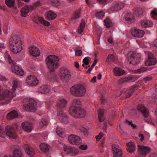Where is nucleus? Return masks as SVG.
Here are the masks:
<instances>
[{
    "label": "nucleus",
    "mask_w": 157,
    "mask_h": 157,
    "mask_svg": "<svg viewBox=\"0 0 157 157\" xmlns=\"http://www.w3.org/2000/svg\"><path fill=\"white\" fill-rule=\"evenodd\" d=\"M40 3L39 1H37V2L34 3L33 6H30V9H32L33 10H35L36 7L37 6H40Z\"/></svg>",
    "instance_id": "a19ab883"
},
{
    "label": "nucleus",
    "mask_w": 157,
    "mask_h": 157,
    "mask_svg": "<svg viewBox=\"0 0 157 157\" xmlns=\"http://www.w3.org/2000/svg\"><path fill=\"white\" fill-rule=\"evenodd\" d=\"M112 150L113 151V157H122V150L119 148L118 146L113 145L112 146Z\"/></svg>",
    "instance_id": "ddd939ff"
},
{
    "label": "nucleus",
    "mask_w": 157,
    "mask_h": 157,
    "mask_svg": "<svg viewBox=\"0 0 157 157\" xmlns=\"http://www.w3.org/2000/svg\"><path fill=\"white\" fill-rule=\"evenodd\" d=\"M21 127L25 131L28 132H30L32 129V124L29 122L25 121L22 123Z\"/></svg>",
    "instance_id": "a211bd4d"
},
{
    "label": "nucleus",
    "mask_w": 157,
    "mask_h": 157,
    "mask_svg": "<svg viewBox=\"0 0 157 157\" xmlns=\"http://www.w3.org/2000/svg\"><path fill=\"white\" fill-rule=\"evenodd\" d=\"M97 62V60L95 59L93 63L91 66V67L93 68V67L95 65Z\"/></svg>",
    "instance_id": "338daca9"
},
{
    "label": "nucleus",
    "mask_w": 157,
    "mask_h": 157,
    "mask_svg": "<svg viewBox=\"0 0 157 157\" xmlns=\"http://www.w3.org/2000/svg\"><path fill=\"white\" fill-rule=\"evenodd\" d=\"M138 111L141 112L143 114V116L147 117L149 115V113L145 107L142 105H139L137 107Z\"/></svg>",
    "instance_id": "4be33fe9"
},
{
    "label": "nucleus",
    "mask_w": 157,
    "mask_h": 157,
    "mask_svg": "<svg viewBox=\"0 0 157 157\" xmlns=\"http://www.w3.org/2000/svg\"><path fill=\"white\" fill-rule=\"evenodd\" d=\"M57 15L51 11H48L45 13L46 18L47 20H52L56 18Z\"/></svg>",
    "instance_id": "393cba45"
},
{
    "label": "nucleus",
    "mask_w": 157,
    "mask_h": 157,
    "mask_svg": "<svg viewBox=\"0 0 157 157\" xmlns=\"http://www.w3.org/2000/svg\"><path fill=\"white\" fill-rule=\"evenodd\" d=\"M18 126V125L17 124H15L11 125H8L6 126L4 130V128L0 126V136L5 137L7 136L10 138L16 139V130L17 129Z\"/></svg>",
    "instance_id": "f03ea898"
},
{
    "label": "nucleus",
    "mask_w": 157,
    "mask_h": 157,
    "mask_svg": "<svg viewBox=\"0 0 157 157\" xmlns=\"http://www.w3.org/2000/svg\"><path fill=\"white\" fill-rule=\"evenodd\" d=\"M47 123V121L45 119H43L39 123L40 126V127H42L46 125Z\"/></svg>",
    "instance_id": "de8ad7c7"
},
{
    "label": "nucleus",
    "mask_w": 157,
    "mask_h": 157,
    "mask_svg": "<svg viewBox=\"0 0 157 157\" xmlns=\"http://www.w3.org/2000/svg\"><path fill=\"white\" fill-rule=\"evenodd\" d=\"M18 115V114L17 112L16 111L13 110L8 113L7 115V116L9 119H12L17 118V117Z\"/></svg>",
    "instance_id": "7c9ffc66"
},
{
    "label": "nucleus",
    "mask_w": 157,
    "mask_h": 157,
    "mask_svg": "<svg viewBox=\"0 0 157 157\" xmlns=\"http://www.w3.org/2000/svg\"><path fill=\"white\" fill-rule=\"evenodd\" d=\"M98 119L100 122H103L105 120L104 115V110L103 109H100L98 111Z\"/></svg>",
    "instance_id": "c756f323"
},
{
    "label": "nucleus",
    "mask_w": 157,
    "mask_h": 157,
    "mask_svg": "<svg viewBox=\"0 0 157 157\" xmlns=\"http://www.w3.org/2000/svg\"><path fill=\"white\" fill-rule=\"evenodd\" d=\"M104 22L105 23V25L106 26V28H109L111 27V23L108 20L105 19L104 21Z\"/></svg>",
    "instance_id": "49530a36"
},
{
    "label": "nucleus",
    "mask_w": 157,
    "mask_h": 157,
    "mask_svg": "<svg viewBox=\"0 0 157 157\" xmlns=\"http://www.w3.org/2000/svg\"><path fill=\"white\" fill-rule=\"evenodd\" d=\"M151 15L154 19L157 20V11L156 10L152 11L151 12Z\"/></svg>",
    "instance_id": "c03bdc74"
},
{
    "label": "nucleus",
    "mask_w": 157,
    "mask_h": 157,
    "mask_svg": "<svg viewBox=\"0 0 157 157\" xmlns=\"http://www.w3.org/2000/svg\"><path fill=\"white\" fill-rule=\"evenodd\" d=\"M126 21H128L129 23H131L134 21L133 15L131 13H128L126 14Z\"/></svg>",
    "instance_id": "2f4dec72"
},
{
    "label": "nucleus",
    "mask_w": 157,
    "mask_h": 157,
    "mask_svg": "<svg viewBox=\"0 0 157 157\" xmlns=\"http://www.w3.org/2000/svg\"><path fill=\"white\" fill-rule=\"evenodd\" d=\"M71 94L77 97H82L86 93L85 87L81 85H76L72 86L70 89Z\"/></svg>",
    "instance_id": "39448f33"
},
{
    "label": "nucleus",
    "mask_w": 157,
    "mask_h": 157,
    "mask_svg": "<svg viewBox=\"0 0 157 157\" xmlns=\"http://www.w3.org/2000/svg\"><path fill=\"white\" fill-rule=\"evenodd\" d=\"M64 149L65 151H67L68 154H70L71 155H76L78 152V150L73 147H67L65 145Z\"/></svg>",
    "instance_id": "2eb2a0df"
},
{
    "label": "nucleus",
    "mask_w": 157,
    "mask_h": 157,
    "mask_svg": "<svg viewBox=\"0 0 157 157\" xmlns=\"http://www.w3.org/2000/svg\"><path fill=\"white\" fill-rule=\"evenodd\" d=\"M135 90V87H132L128 93V96H127L128 98H129L132 96Z\"/></svg>",
    "instance_id": "8fccbe9b"
},
{
    "label": "nucleus",
    "mask_w": 157,
    "mask_h": 157,
    "mask_svg": "<svg viewBox=\"0 0 157 157\" xmlns=\"http://www.w3.org/2000/svg\"><path fill=\"white\" fill-rule=\"evenodd\" d=\"M12 71L13 72L16 73L18 75H22L24 74V71L20 67L14 65L13 67Z\"/></svg>",
    "instance_id": "b1692460"
},
{
    "label": "nucleus",
    "mask_w": 157,
    "mask_h": 157,
    "mask_svg": "<svg viewBox=\"0 0 157 157\" xmlns=\"http://www.w3.org/2000/svg\"><path fill=\"white\" fill-rule=\"evenodd\" d=\"M40 147L41 151L44 153L48 152L50 149L49 146L45 143L41 144Z\"/></svg>",
    "instance_id": "cd10ccee"
},
{
    "label": "nucleus",
    "mask_w": 157,
    "mask_h": 157,
    "mask_svg": "<svg viewBox=\"0 0 157 157\" xmlns=\"http://www.w3.org/2000/svg\"><path fill=\"white\" fill-rule=\"evenodd\" d=\"M59 57L55 55H51L47 57L45 60V63L50 72H54L59 67Z\"/></svg>",
    "instance_id": "7ed1b4c3"
},
{
    "label": "nucleus",
    "mask_w": 157,
    "mask_h": 157,
    "mask_svg": "<svg viewBox=\"0 0 157 157\" xmlns=\"http://www.w3.org/2000/svg\"><path fill=\"white\" fill-rule=\"evenodd\" d=\"M148 59L145 62V64L146 66L154 65L157 63V60L153 54L151 52L148 53Z\"/></svg>",
    "instance_id": "9b49d317"
},
{
    "label": "nucleus",
    "mask_w": 157,
    "mask_h": 157,
    "mask_svg": "<svg viewBox=\"0 0 157 157\" xmlns=\"http://www.w3.org/2000/svg\"><path fill=\"white\" fill-rule=\"evenodd\" d=\"M106 61L108 62H113L115 61L114 56L113 54H109L107 58Z\"/></svg>",
    "instance_id": "ea45409f"
},
{
    "label": "nucleus",
    "mask_w": 157,
    "mask_h": 157,
    "mask_svg": "<svg viewBox=\"0 0 157 157\" xmlns=\"http://www.w3.org/2000/svg\"><path fill=\"white\" fill-rule=\"evenodd\" d=\"M26 81L28 85L31 86H35L38 83V81L37 80L36 78L32 75L28 76Z\"/></svg>",
    "instance_id": "4468645a"
},
{
    "label": "nucleus",
    "mask_w": 157,
    "mask_h": 157,
    "mask_svg": "<svg viewBox=\"0 0 157 157\" xmlns=\"http://www.w3.org/2000/svg\"><path fill=\"white\" fill-rule=\"evenodd\" d=\"M80 131L86 134H88V131L85 128L83 127L80 129Z\"/></svg>",
    "instance_id": "4d7b16f0"
},
{
    "label": "nucleus",
    "mask_w": 157,
    "mask_h": 157,
    "mask_svg": "<svg viewBox=\"0 0 157 157\" xmlns=\"http://www.w3.org/2000/svg\"><path fill=\"white\" fill-rule=\"evenodd\" d=\"M69 142L73 145L80 144L81 142V139L79 136L74 135H70L68 136Z\"/></svg>",
    "instance_id": "9d476101"
},
{
    "label": "nucleus",
    "mask_w": 157,
    "mask_h": 157,
    "mask_svg": "<svg viewBox=\"0 0 157 157\" xmlns=\"http://www.w3.org/2000/svg\"><path fill=\"white\" fill-rule=\"evenodd\" d=\"M147 71V69L145 67H143L136 71V72L140 73L145 71Z\"/></svg>",
    "instance_id": "09e8293b"
},
{
    "label": "nucleus",
    "mask_w": 157,
    "mask_h": 157,
    "mask_svg": "<svg viewBox=\"0 0 157 157\" xmlns=\"http://www.w3.org/2000/svg\"><path fill=\"white\" fill-rule=\"evenodd\" d=\"M9 46L13 53H19L22 50L21 40L17 35L13 34L10 38Z\"/></svg>",
    "instance_id": "f257e3e1"
},
{
    "label": "nucleus",
    "mask_w": 157,
    "mask_h": 157,
    "mask_svg": "<svg viewBox=\"0 0 157 157\" xmlns=\"http://www.w3.org/2000/svg\"><path fill=\"white\" fill-rule=\"evenodd\" d=\"M60 120L62 123L64 124H67L70 121V119L67 115L66 116L62 118H61Z\"/></svg>",
    "instance_id": "58836bf2"
},
{
    "label": "nucleus",
    "mask_w": 157,
    "mask_h": 157,
    "mask_svg": "<svg viewBox=\"0 0 157 157\" xmlns=\"http://www.w3.org/2000/svg\"><path fill=\"white\" fill-rule=\"evenodd\" d=\"M138 136L139 137H141V138L140 139V140L141 141H143L144 140V135L143 134L140 133L138 135Z\"/></svg>",
    "instance_id": "69168bd1"
},
{
    "label": "nucleus",
    "mask_w": 157,
    "mask_h": 157,
    "mask_svg": "<svg viewBox=\"0 0 157 157\" xmlns=\"http://www.w3.org/2000/svg\"><path fill=\"white\" fill-rule=\"evenodd\" d=\"M29 52L31 55L34 57L39 56L40 55V51L39 49L36 46H33L29 48Z\"/></svg>",
    "instance_id": "dca6fc26"
},
{
    "label": "nucleus",
    "mask_w": 157,
    "mask_h": 157,
    "mask_svg": "<svg viewBox=\"0 0 157 157\" xmlns=\"http://www.w3.org/2000/svg\"><path fill=\"white\" fill-rule=\"evenodd\" d=\"M8 60L9 62V63H10V64H12L13 65H14V61L11 59V57L10 56V55H9V56H8Z\"/></svg>",
    "instance_id": "052dcab7"
},
{
    "label": "nucleus",
    "mask_w": 157,
    "mask_h": 157,
    "mask_svg": "<svg viewBox=\"0 0 157 157\" xmlns=\"http://www.w3.org/2000/svg\"><path fill=\"white\" fill-rule=\"evenodd\" d=\"M131 33L133 36L138 38L142 37L144 34V31L135 28H132L131 29Z\"/></svg>",
    "instance_id": "f8f14e48"
},
{
    "label": "nucleus",
    "mask_w": 157,
    "mask_h": 157,
    "mask_svg": "<svg viewBox=\"0 0 157 157\" xmlns=\"http://www.w3.org/2000/svg\"><path fill=\"white\" fill-rule=\"evenodd\" d=\"M57 114L60 120L61 118H62L67 115L65 113L62 111H59Z\"/></svg>",
    "instance_id": "79ce46f5"
},
{
    "label": "nucleus",
    "mask_w": 157,
    "mask_h": 157,
    "mask_svg": "<svg viewBox=\"0 0 157 157\" xmlns=\"http://www.w3.org/2000/svg\"><path fill=\"white\" fill-rule=\"evenodd\" d=\"M148 157H157V155L155 153H152L149 155Z\"/></svg>",
    "instance_id": "774afa93"
},
{
    "label": "nucleus",
    "mask_w": 157,
    "mask_h": 157,
    "mask_svg": "<svg viewBox=\"0 0 157 157\" xmlns=\"http://www.w3.org/2000/svg\"><path fill=\"white\" fill-rule=\"evenodd\" d=\"M24 148L26 151V152L29 156L32 157L35 154L34 150L28 144H25Z\"/></svg>",
    "instance_id": "6ab92c4d"
},
{
    "label": "nucleus",
    "mask_w": 157,
    "mask_h": 157,
    "mask_svg": "<svg viewBox=\"0 0 157 157\" xmlns=\"http://www.w3.org/2000/svg\"><path fill=\"white\" fill-rule=\"evenodd\" d=\"M113 71L114 74L116 76H121L123 75L125 73L124 71L118 67L114 68Z\"/></svg>",
    "instance_id": "bb28decb"
},
{
    "label": "nucleus",
    "mask_w": 157,
    "mask_h": 157,
    "mask_svg": "<svg viewBox=\"0 0 157 157\" xmlns=\"http://www.w3.org/2000/svg\"><path fill=\"white\" fill-rule=\"evenodd\" d=\"M104 13L102 12L101 11L97 12L96 13L95 16L96 17L99 18H102L104 16Z\"/></svg>",
    "instance_id": "37998d69"
},
{
    "label": "nucleus",
    "mask_w": 157,
    "mask_h": 157,
    "mask_svg": "<svg viewBox=\"0 0 157 157\" xmlns=\"http://www.w3.org/2000/svg\"><path fill=\"white\" fill-rule=\"evenodd\" d=\"M129 56L128 57L129 64L133 65H136L139 63L140 58L138 57L136 52H130L129 53Z\"/></svg>",
    "instance_id": "6e6552de"
},
{
    "label": "nucleus",
    "mask_w": 157,
    "mask_h": 157,
    "mask_svg": "<svg viewBox=\"0 0 157 157\" xmlns=\"http://www.w3.org/2000/svg\"><path fill=\"white\" fill-rule=\"evenodd\" d=\"M5 3L6 5L10 8L13 7L15 3L14 0H6Z\"/></svg>",
    "instance_id": "4c0bfd02"
},
{
    "label": "nucleus",
    "mask_w": 157,
    "mask_h": 157,
    "mask_svg": "<svg viewBox=\"0 0 157 157\" xmlns=\"http://www.w3.org/2000/svg\"><path fill=\"white\" fill-rule=\"evenodd\" d=\"M32 10V9H30V6H24L22 8L21 11V15L24 17H26L29 11Z\"/></svg>",
    "instance_id": "f3484780"
},
{
    "label": "nucleus",
    "mask_w": 157,
    "mask_h": 157,
    "mask_svg": "<svg viewBox=\"0 0 157 157\" xmlns=\"http://www.w3.org/2000/svg\"><path fill=\"white\" fill-rule=\"evenodd\" d=\"M125 122L126 124H127L128 125L130 126L132 124V121H129L128 120H125Z\"/></svg>",
    "instance_id": "0e129e2a"
},
{
    "label": "nucleus",
    "mask_w": 157,
    "mask_h": 157,
    "mask_svg": "<svg viewBox=\"0 0 157 157\" xmlns=\"http://www.w3.org/2000/svg\"><path fill=\"white\" fill-rule=\"evenodd\" d=\"M143 10L141 8H139L137 9L136 11V14L137 16L141 15L143 13Z\"/></svg>",
    "instance_id": "a18cd8bd"
},
{
    "label": "nucleus",
    "mask_w": 157,
    "mask_h": 157,
    "mask_svg": "<svg viewBox=\"0 0 157 157\" xmlns=\"http://www.w3.org/2000/svg\"><path fill=\"white\" fill-rule=\"evenodd\" d=\"M75 55L76 56H80L82 54V52L81 50L76 49L75 51Z\"/></svg>",
    "instance_id": "3c124183"
},
{
    "label": "nucleus",
    "mask_w": 157,
    "mask_h": 157,
    "mask_svg": "<svg viewBox=\"0 0 157 157\" xmlns=\"http://www.w3.org/2000/svg\"><path fill=\"white\" fill-rule=\"evenodd\" d=\"M81 149L86 150L87 149V146L86 145H81L79 147Z\"/></svg>",
    "instance_id": "bf43d9fd"
},
{
    "label": "nucleus",
    "mask_w": 157,
    "mask_h": 157,
    "mask_svg": "<svg viewBox=\"0 0 157 157\" xmlns=\"http://www.w3.org/2000/svg\"><path fill=\"white\" fill-rule=\"evenodd\" d=\"M69 113L72 117L77 118L84 117L86 115V111L81 107L76 105H72L69 109Z\"/></svg>",
    "instance_id": "20e7f679"
},
{
    "label": "nucleus",
    "mask_w": 157,
    "mask_h": 157,
    "mask_svg": "<svg viewBox=\"0 0 157 157\" xmlns=\"http://www.w3.org/2000/svg\"><path fill=\"white\" fill-rule=\"evenodd\" d=\"M59 76L61 79L64 82H68L71 78V74L68 70L64 68L60 69Z\"/></svg>",
    "instance_id": "423d86ee"
},
{
    "label": "nucleus",
    "mask_w": 157,
    "mask_h": 157,
    "mask_svg": "<svg viewBox=\"0 0 157 157\" xmlns=\"http://www.w3.org/2000/svg\"><path fill=\"white\" fill-rule=\"evenodd\" d=\"M50 91V87L47 85H43L38 89V92L42 94H46Z\"/></svg>",
    "instance_id": "5701e85b"
},
{
    "label": "nucleus",
    "mask_w": 157,
    "mask_h": 157,
    "mask_svg": "<svg viewBox=\"0 0 157 157\" xmlns=\"http://www.w3.org/2000/svg\"><path fill=\"white\" fill-rule=\"evenodd\" d=\"M124 7V4L121 2H116L112 6L111 9L113 11H117L122 9Z\"/></svg>",
    "instance_id": "412c9836"
},
{
    "label": "nucleus",
    "mask_w": 157,
    "mask_h": 157,
    "mask_svg": "<svg viewBox=\"0 0 157 157\" xmlns=\"http://www.w3.org/2000/svg\"><path fill=\"white\" fill-rule=\"evenodd\" d=\"M63 129L61 127L58 126L56 128V132L59 136L63 138L65 136V135L63 132Z\"/></svg>",
    "instance_id": "f704fd0d"
},
{
    "label": "nucleus",
    "mask_w": 157,
    "mask_h": 157,
    "mask_svg": "<svg viewBox=\"0 0 157 157\" xmlns=\"http://www.w3.org/2000/svg\"><path fill=\"white\" fill-rule=\"evenodd\" d=\"M37 19L41 23L46 26H48L50 25V24L49 22L44 20L42 17H37Z\"/></svg>",
    "instance_id": "c9c22d12"
},
{
    "label": "nucleus",
    "mask_w": 157,
    "mask_h": 157,
    "mask_svg": "<svg viewBox=\"0 0 157 157\" xmlns=\"http://www.w3.org/2000/svg\"><path fill=\"white\" fill-rule=\"evenodd\" d=\"M67 101L64 99H60L57 103V108L59 109L65 108L67 105Z\"/></svg>",
    "instance_id": "aec40b11"
},
{
    "label": "nucleus",
    "mask_w": 157,
    "mask_h": 157,
    "mask_svg": "<svg viewBox=\"0 0 157 157\" xmlns=\"http://www.w3.org/2000/svg\"><path fill=\"white\" fill-rule=\"evenodd\" d=\"M152 79V78L151 77H146L144 78L143 80L145 81H150Z\"/></svg>",
    "instance_id": "680f3d73"
},
{
    "label": "nucleus",
    "mask_w": 157,
    "mask_h": 157,
    "mask_svg": "<svg viewBox=\"0 0 157 157\" xmlns=\"http://www.w3.org/2000/svg\"><path fill=\"white\" fill-rule=\"evenodd\" d=\"M81 16V11L79 9L76 10L74 12L73 16L71 18L72 21L77 20L80 18Z\"/></svg>",
    "instance_id": "c85d7f7f"
},
{
    "label": "nucleus",
    "mask_w": 157,
    "mask_h": 157,
    "mask_svg": "<svg viewBox=\"0 0 157 157\" xmlns=\"http://www.w3.org/2000/svg\"><path fill=\"white\" fill-rule=\"evenodd\" d=\"M84 64L86 65H88L89 64L90 61L87 57H85L83 60Z\"/></svg>",
    "instance_id": "864d4df0"
},
{
    "label": "nucleus",
    "mask_w": 157,
    "mask_h": 157,
    "mask_svg": "<svg viewBox=\"0 0 157 157\" xmlns=\"http://www.w3.org/2000/svg\"><path fill=\"white\" fill-rule=\"evenodd\" d=\"M80 103V102L79 100L77 99H75L73 100L72 102V104L74 105H76L78 106V105H79Z\"/></svg>",
    "instance_id": "603ef678"
},
{
    "label": "nucleus",
    "mask_w": 157,
    "mask_h": 157,
    "mask_svg": "<svg viewBox=\"0 0 157 157\" xmlns=\"http://www.w3.org/2000/svg\"><path fill=\"white\" fill-rule=\"evenodd\" d=\"M17 82L16 81H14L13 82V85L12 87V89L13 92L15 90L17 86Z\"/></svg>",
    "instance_id": "6e6d98bb"
},
{
    "label": "nucleus",
    "mask_w": 157,
    "mask_h": 157,
    "mask_svg": "<svg viewBox=\"0 0 157 157\" xmlns=\"http://www.w3.org/2000/svg\"><path fill=\"white\" fill-rule=\"evenodd\" d=\"M151 123L155 126H157V120H153Z\"/></svg>",
    "instance_id": "e2e57ef3"
},
{
    "label": "nucleus",
    "mask_w": 157,
    "mask_h": 157,
    "mask_svg": "<svg viewBox=\"0 0 157 157\" xmlns=\"http://www.w3.org/2000/svg\"><path fill=\"white\" fill-rule=\"evenodd\" d=\"M13 157H22V153L21 150L16 149L13 152Z\"/></svg>",
    "instance_id": "e433bc0d"
},
{
    "label": "nucleus",
    "mask_w": 157,
    "mask_h": 157,
    "mask_svg": "<svg viewBox=\"0 0 157 157\" xmlns=\"http://www.w3.org/2000/svg\"><path fill=\"white\" fill-rule=\"evenodd\" d=\"M26 103L24 105L25 109L27 111L29 110H33L35 109V106L36 105L35 100L32 98H27L25 99Z\"/></svg>",
    "instance_id": "0eeeda50"
},
{
    "label": "nucleus",
    "mask_w": 157,
    "mask_h": 157,
    "mask_svg": "<svg viewBox=\"0 0 157 157\" xmlns=\"http://www.w3.org/2000/svg\"><path fill=\"white\" fill-rule=\"evenodd\" d=\"M127 79H128L126 78H121L118 80V82L120 83H122L126 81Z\"/></svg>",
    "instance_id": "13d9d810"
},
{
    "label": "nucleus",
    "mask_w": 157,
    "mask_h": 157,
    "mask_svg": "<svg viewBox=\"0 0 157 157\" xmlns=\"http://www.w3.org/2000/svg\"><path fill=\"white\" fill-rule=\"evenodd\" d=\"M138 157H145L146 155L151 151L150 147L138 145Z\"/></svg>",
    "instance_id": "1a4fd4ad"
},
{
    "label": "nucleus",
    "mask_w": 157,
    "mask_h": 157,
    "mask_svg": "<svg viewBox=\"0 0 157 157\" xmlns=\"http://www.w3.org/2000/svg\"><path fill=\"white\" fill-rule=\"evenodd\" d=\"M127 145L128 147L127 150L130 153H132L135 150L136 147L133 142H130L127 144Z\"/></svg>",
    "instance_id": "a878e982"
},
{
    "label": "nucleus",
    "mask_w": 157,
    "mask_h": 157,
    "mask_svg": "<svg viewBox=\"0 0 157 157\" xmlns=\"http://www.w3.org/2000/svg\"><path fill=\"white\" fill-rule=\"evenodd\" d=\"M141 24L142 27L145 28L151 27L153 25L152 22L148 20L143 21L141 22Z\"/></svg>",
    "instance_id": "72a5a7b5"
},
{
    "label": "nucleus",
    "mask_w": 157,
    "mask_h": 157,
    "mask_svg": "<svg viewBox=\"0 0 157 157\" xmlns=\"http://www.w3.org/2000/svg\"><path fill=\"white\" fill-rule=\"evenodd\" d=\"M103 134L101 132H100L99 134L96 136V139L97 141H99L101 138L103 136Z\"/></svg>",
    "instance_id": "5fc2aeb1"
},
{
    "label": "nucleus",
    "mask_w": 157,
    "mask_h": 157,
    "mask_svg": "<svg viewBox=\"0 0 157 157\" xmlns=\"http://www.w3.org/2000/svg\"><path fill=\"white\" fill-rule=\"evenodd\" d=\"M86 25L85 21L82 20L80 23L78 29V31L79 33L81 34L84 30Z\"/></svg>",
    "instance_id": "473e14b6"
}]
</instances>
